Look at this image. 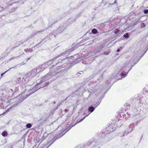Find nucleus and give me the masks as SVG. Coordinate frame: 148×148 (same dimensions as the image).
I'll use <instances>...</instances> for the list:
<instances>
[{"instance_id": "nucleus-30", "label": "nucleus", "mask_w": 148, "mask_h": 148, "mask_svg": "<svg viewBox=\"0 0 148 148\" xmlns=\"http://www.w3.org/2000/svg\"><path fill=\"white\" fill-rule=\"evenodd\" d=\"M1 134L3 136L5 137L7 136L8 133L6 131H4L2 132Z\"/></svg>"}, {"instance_id": "nucleus-58", "label": "nucleus", "mask_w": 148, "mask_h": 148, "mask_svg": "<svg viewBox=\"0 0 148 148\" xmlns=\"http://www.w3.org/2000/svg\"><path fill=\"white\" fill-rule=\"evenodd\" d=\"M140 122V121L139 120H138L135 123L136 124V125H138V123L139 122Z\"/></svg>"}, {"instance_id": "nucleus-42", "label": "nucleus", "mask_w": 148, "mask_h": 148, "mask_svg": "<svg viewBox=\"0 0 148 148\" xmlns=\"http://www.w3.org/2000/svg\"><path fill=\"white\" fill-rule=\"evenodd\" d=\"M105 95V93H103L101 97H100L99 101H101L102 99L104 97Z\"/></svg>"}, {"instance_id": "nucleus-38", "label": "nucleus", "mask_w": 148, "mask_h": 148, "mask_svg": "<svg viewBox=\"0 0 148 148\" xmlns=\"http://www.w3.org/2000/svg\"><path fill=\"white\" fill-rule=\"evenodd\" d=\"M51 83V82L47 81L44 84H43L44 87L45 86L49 85Z\"/></svg>"}, {"instance_id": "nucleus-16", "label": "nucleus", "mask_w": 148, "mask_h": 148, "mask_svg": "<svg viewBox=\"0 0 148 148\" xmlns=\"http://www.w3.org/2000/svg\"><path fill=\"white\" fill-rule=\"evenodd\" d=\"M95 140L94 138H91L86 143L84 144V147H87L90 146L92 143L94 142Z\"/></svg>"}, {"instance_id": "nucleus-36", "label": "nucleus", "mask_w": 148, "mask_h": 148, "mask_svg": "<svg viewBox=\"0 0 148 148\" xmlns=\"http://www.w3.org/2000/svg\"><path fill=\"white\" fill-rule=\"evenodd\" d=\"M32 126V124L30 123H28L26 125V127L27 128H30Z\"/></svg>"}, {"instance_id": "nucleus-28", "label": "nucleus", "mask_w": 148, "mask_h": 148, "mask_svg": "<svg viewBox=\"0 0 148 148\" xmlns=\"http://www.w3.org/2000/svg\"><path fill=\"white\" fill-rule=\"evenodd\" d=\"M72 51L71 49H68L65 51L64 52V55L66 56H67V54H69L71 51Z\"/></svg>"}, {"instance_id": "nucleus-3", "label": "nucleus", "mask_w": 148, "mask_h": 148, "mask_svg": "<svg viewBox=\"0 0 148 148\" xmlns=\"http://www.w3.org/2000/svg\"><path fill=\"white\" fill-rule=\"evenodd\" d=\"M119 125H118L116 123H112L109 124V126H107L106 127V131H104V132H103L102 135L103 136V134H105L106 135L108 133H110L111 132L114 131L115 130L116 127H118Z\"/></svg>"}, {"instance_id": "nucleus-45", "label": "nucleus", "mask_w": 148, "mask_h": 148, "mask_svg": "<svg viewBox=\"0 0 148 148\" xmlns=\"http://www.w3.org/2000/svg\"><path fill=\"white\" fill-rule=\"evenodd\" d=\"M17 9V7L13 8L11 9V11L12 12H14Z\"/></svg>"}, {"instance_id": "nucleus-6", "label": "nucleus", "mask_w": 148, "mask_h": 148, "mask_svg": "<svg viewBox=\"0 0 148 148\" xmlns=\"http://www.w3.org/2000/svg\"><path fill=\"white\" fill-rule=\"evenodd\" d=\"M95 107H94L93 106H89L88 110V111L90 112V113H89L88 115H87L85 116L84 117H83V118L81 119H80L79 121H77L76 123H76V124L78 123H80L83 121L86 117L88 116L92 112L94 111L95 110Z\"/></svg>"}, {"instance_id": "nucleus-64", "label": "nucleus", "mask_w": 148, "mask_h": 148, "mask_svg": "<svg viewBox=\"0 0 148 148\" xmlns=\"http://www.w3.org/2000/svg\"><path fill=\"white\" fill-rule=\"evenodd\" d=\"M117 3V2H116V0H115L114 2L113 3H112V4H114L115 3Z\"/></svg>"}, {"instance_id": "nucleus-49", "label": "nucleus", "mask_w": 148, "mask_h": 148, "mask_svg": "<svg viewBox=\"0 0 148 148\" xmlns=\"http://www.w3.org/2000/svg\"><path fill=\"white\" fill-rule=\"evenodd\" d=\"M143 12L145 14H147L148 13V9L144 10H143Z\"/></svg>"}, {"instance_id": "nucleus-40", "label": "nucleus", "mask_w": 148, "mask_h": 148, "mask_svg": "<svg viewBox=\"0 0 148 148\" xmlns=\"http://www.w3.org/2000/svg\"><path fill=\"white\" fill-rule=\"evenodd\" d=\"M68 70V69H67V68H66V69H64V70H62L60 71H59L58 73L60 72L61 73H62L64 72H66V71H67Z\"/></svg>"}, {"instance_id": "nucleus-11", "label": "nucleus", "mask_w": 148, "mask_h": 148, "mask_svg": "<svg viewBox=\"0 0 148 148\" xmlns=\"http://www.w3.org/2000/svg\"><path fill=\"white\" fill-rule=\"evenodd\" d=\"M76 20V18L75 17H72L68 19L66 23H66L67 25V26L69 25L70 24H71L74 22L75 20Z\"/></svg>"}, {"instance_id": "nucleus-15", "label": "nucleus", "mask_w": 148, "mask_h": 148, "mask_svg": "<svg viewBox=\"0 0 148 148\" xmlns=\"http://www.w3.org/2000/svg\"><path fill=\"white\" fill-rule=\"evenodd\" d=\"M46 66H45V64H44L41 65L40 66L36 67V68L38 71H39V73H40L44 71L46 68Z\"/></svg>"}, {"instance_id": "nucleus-18", "label": "nucleus", "mask_w": 148, "mask_h": 148, "mask_svg": "<svg viewBox=\"0 0 148 148\" xmlns=\"http://www.w3.org/2000/svg\"><path fill=\"white\" fill-rule=\"evenodd\" d=\"M49 73H48L46 75H45L40 80V82L38 83V84H41L43 82H45V81L49 79V77H47V78H45V77L49 76Z\"/></svg>"}, {"instance_id": "nucleus-13", "label": "nucleus", "mask_w": 148, "mask_h": 148, "mask_svg": "<svg viewBox=\"0 0 148 148\" xmlns=\"http://www.w3.org/2000/svg\"><path fill=\"white\" fill-rule=\"evenodd\" d=\"M61 19V18L59 17H56L54 18V19L53 20L52 19V21H51L50 20H49V25H50V26H51L52 25L54 24L56 22H57L58 20H60Z\"/></svg>"}, {"instance_id": "nucleus-50", "label": "nucleus", "mask_w": 148, "mask_h": 148, "mask_svg": "<svg viewBox=\"0 0 148 148\" xmlns=\"http://www.w3.org/2000/svg\"><path fill=\"white\" fill-rule=\"evenodd\" d=\"M134 65H134V64L133 65H131V67L127 71V72L128 73H129V71H130V70L132 69V67H133V66H134Z\"/></svg>"}, {"instance_id": "nucleus-26", "label": "nucleus", "mask_w": 148, "mask_h": 148, "mask_svg": "<svg viewBox=\"0 0 148 148\" xmlns=\"http://www.w3.org/2000/svg\"><path fill=\"white\" fill-rule=\"evenodd\" d=\"M43 32V30H41V31H38L37 32H36L32 35L31 38H32V37H33L34 36H35V35H37L38 34L42 32Z\"/></svg>"}, {"instance_id": "nucleus-22", "label": "nucleus", "mask_w": 148, "mask_h": 148, "mask_svg": "<svg viewBox=\"0 0 148 148\" xmlns=\"http://www.w3.org/2000/svg\"><path fill=\"white\" fill-rule=\"evenodd\" d=\"M32 75L31 74H30V71L26 74V75L24 76L25 77V79H27V78L30 79L32 78Z\"/></svg>"}, {"instance_id": "nucleus-27", "label": "nucleus", "mask_w": 148, "mask_h": 148, "mask_svg": "<svg viewBox=\"0 0 148 148\" xmlns=\"http://www.w3.org/2000/svg\"><path fill=\"white\" fill-rule=\"evenodd\" d=\"M61 60V62L60 63L61 64V63H63L64 64L67 63H67L68 62V60L67 59V58H65L64 59H63Z\"/></svg>"}, {"instance_id": "nucleus-54", "label": "nucleus", "mask_w": 148, "mask_h": 148, "mask_svg": "<svg viewBox=\"0 0 148 148\" xmlns=\"http://www.w3.org/2000/svg\"><path fill=\"white\" fill-rule=\"evenodd\" d=\"M1 142L3 143V144L6 143L7 142V140L6 139H3L1 140Z\"/></svg>"}, {"instance_id": "nucleus-29", "label": "nucleus", "mask_w": 148, "mask_h": 148, "mask_svg": "<svg viewBox=\"0 0 148 148\" xmlns=\"http://www.w3.org/2000/svg\"><path fill=\"white\" fill-rule=\"evenodd\" d=\"M19 65V64H18V65H16V66H14V67H11V68H10L8 70H7V71H5V72H4V73H1V77H2V76H3V75H4V74L6 73V72H7L9 70H10V69H13V68L15 69V68H16V66H18V65Z\"/></svg>"}, {"instance_id": "nucleus-12", "label": "nucleus", "mask_w": 148, "mask_h": 148, "mask_svg": "<svg viewBox=\"0 0 148 148\" xmlns=\"http://www.w3.org/2000/svg\"><path fill=\"white\" fill-rule=\"evenodd\" d=\"M25 77H24L22 78L21 77L18 78L16 80V82L20 84H23V83L25 82Z\"/></svg>"}, {"instance_id": "nucleus-53", "label": "nucleus", "mask_w": 148, "mask_h": 148, "mask_svg": "<svg viewBox=\"0 0 148 148\" xmlns=\"http://www.w3.org/2000/svg\"><path fill=\"white\" fill-rule=\"evenodd\" d=\"M119 32V30L117 29L114 31V33L115 34H117Z\"/></svg>"}, {"instance_id": "nucleus-10", "label": "nucleus", "mask_w": 148, "mask_h": 148, "mask_svg": "<svg viewBox=\"0 0 148 148\" xmlns=\"http://www.w3.org/2000/svg\"><path fill=\"white\" fill-rule=\"evenodd\" d=\"M143 56H142V55H141L139 57V58L136 61L135 60L136 59L137 57L135 55L133 56L132 58L130 59L129 63H130L131 62H133V64H134V65H135L139 61V60Z\"/></svg>"}, {"instance_id": "nucleus-19", "label": "nucleus", "mask_w": 148, "mask_h": 148, "mask_svg": "<svg viewBox=\"0 0 148 148\" xmlns=\"http://www.w3.org/2000/svg\"><path fill=\"white\" fill-rule=\"evenodd\" d=\"M100 143L99 140L98 139L95 140V143H93L92 147V148H93L97 147L98 145Z\"/></svg>"}, {"instance_id": "nucleus-35", "label": "nucleus", "mask_w": 148, "mask_h": 148, "mask_svg": "<svg viewBox=\"0 0 148 148\" xmlns=\"http://www.w3.org/2000/svg\"><path fill=\"white\" fill-rule=\"evenodd\" d=\"M97 32V30L95 28L92 29V32L93 34H96Z\"/></svg>"}, {"instance_id": "nucleus-20", "label": "nucleus", "mask_w": 148, "mask_h": 148, "mask_svg": "<svg viewBox=\"0 0 148 148\" xmlns=\"http://www.w3.org/2000/svg\"><path fill=\"white\" fill-rule=\"evenodd\" d=\"M30 95V94H29V95H25V97H24L23 98H19L18 101H19V103L17 104H16V103H15V106H17V104H19L22 101H23L24 99L25 98L27 97H28Z\"/></svg>"}, {"instance_id": "nucleus-52", "label": "nucleus", "mask_w": 148, "mask_h": 148, "mask_svg": "<svg viewBox=\"0 0 148 148\" xmlns=\"http://www.w3.org/2000/svg\"><path fill=\"white\" fill-rule=\"evenodd\" d=\"M20 45V44H18V45H16L15 47H13L12 48H11V49L12 50H13L14 48H16V47H18V46H19V45Z\"/></svg>"}, {"instance_id": "nucleus-46", "label": "nucleus", "mask_w": 148, "mask_h": 148, "mask_svg": "<svg viewBox=\"0 0 148 148\" xmlns=\"http://www.w3.org/2000/svg\"><path fill=\"white\" fill-rule=\"evenodd\" d=\"M138 103H136V104H134L133 105V107L134 108V109H136V108L137 107V106H138Z\"/></svg>"}, {"instance_id": "nucleus-37", "label": "nucleus", "mask_w": 148, "mask_h": 148, "mask_svg": "<svg viewBox=\"0 0 148 148\" xmlns=\"http://www.w3.org/2000/svg\"><path fill=\"white\" fill-rule=\"evenodd\" d=\"M62 104L61 103H59L57 105V106H56V107H55L53 108V110L54 111L56 110L58 108V107Z\"/></svg>"}, {"instance_id": "nucleus-8", "label": "nucleus", "mask_w": 148, "mask_h": 148, "mask_svg": "<svg viewBox=\"0 0 148 148\" xmlns=\"http://www.w3.org/2000/svg\"><path fill=\"white\" fill-rule=\"evenodd\" d=\"M40 84H38V83L35 84L33 88L32 89H30L31 93L29 94L30 95L37 90L40 89V88H43L44 87V85L43 84L40 85Z\"/></svg>"}, {"instance_id": "nucleus-9", "label": "nucleus", "mask_w": 148, "mask_h": 148, "mask_svg": "<svg viewBox=\"0 0 148 148\" xmlns=\"http://www.w3.org/2000/svg\"><path fill=\"white\" fill-rule=\"evenodd\" d=\"M127 116H126V115L125 114L123 113H121V116H123V118H124L126 120L127 119V117H129L130 116H133V115H134L133 112L132 111H130L129 112H128L127 113Z\"/></svg>"}, {"instance_id": "nucleus-17", "label": "nucleus", "mask_w": 148, "mask_h": 148, "mask_svg": "<svg viewBox=\"0 0 148 148\" xmlns=\"http://www.w3.org/2000/svg\"><path fill=\"white\" fill-rule=\"evenodd\" d=\"M58 58V56H55L54 57L51 59L48 62V63H50V62H51V63L53 64L52 66H55V65H54V64L56 63L58 61L57 60L55 61V60Z\"/></svg>"}, {"instance_id": "nucleus-25", "label": "nucleus", "mask_w": 148, "mask_h": 148, "mask_svg": "<svg viewBox=\"0 0 148 148\" xmlns=\"http://www.w3.org/2000/svg\"><path fill=\"white\" fill-rule=\"evenodd\" d=\"M47 41V40L45 39V38H44L42 39L39 43H38L37 45H36L34 47H35L37 46L38 45L41 44L42 45L43 44H44V43L45 42Z\"/></svg>"}, {"instance_id": "nucleus-60", "label": "nucleus", "mask_w": 148, "mask_h": 148, "mask_svg": "<svg viewBox=\"0 0 148 148\" xmlns=\"http://www.w3.org/2000/svg\"><path fill=\"white\" fill-rule=\"evenodd\" d=\"M83 73V72L82 71H81L80 72V73H78L77 74V75L78 74H82Z\"/></svg>"}, {"instance_id": "nucleus-51", "label": "nucleus", "mask_w": 148, "mask_h": 148, "mask_svg": "<svg viewBox=\"0 0 148 148\" xmlns=\"http://www.w3.org/2000/svg\"><path fill=\"white\" fill-rule=\"evenodd\" d=\"M144 47H145L148 49V42L147 44H145Z\"/></svg>"}, {"instance_id": "nucleus-41", "label": "nucleus", "mask_w": 148, "mask_h": 148, "mask_svg": "<svg viewBox=\"0 0 148 148\" xmlns=\"http://www.w3.org/2000/svg\"><path fill=\"white\" fill-rule=\"evenodd\" d=\"M103 75H101L100 76L99 79H97V80L99 81V82H100L101 81V80L103 79Z\"/></svg>"}, {"instance_id": "nucleus-44", "label": "nucleus", "mask_w": 148, "mask_h": 148, "mask_svg": "<svg viewBox=\"0 0 148 148\" xmlns=\"http://www.w3.org/2000/svg\"><path fill=\"white\" fill-rule=\"evenodd\" d=\"M146 26L145 24L144 23H142L141 24V28H145Z\"/></svg>"}, {"instance_id": "nucleus-39", "label": "nucleus", "mask_w": 148, "mask_h": 148, "mask_svg": "<svg viewBox=\"0 0 148 148\" xmlns=\"http://www.w3.org/2000/svg\"><path fill=\"white\" fill-rule=\"evenodd\" d=\"M101 102V101L99 100L95 104V108L97 107Z\"/></svg>"}, {"instance_id": "nucleus-59", "label": "nucleus", "mask_w": 148, "mask_h": 148, "mask_svg": "<svg viewBox=\"0 0 148 148\" xmlns=\"http://www.w3.org/2000/svg\"><path fill=\"white\" fill-rule=\"evenodd\" d=\"M69 111V110L68 109H65L64 111L65 113H67Z\"/></svg>"}, {"instance_id": "nucleus-23", "label": "nucleus", "mask_w": 148, "mask_h": 148, "mask_svg": "<svg viewBox=\"0 0 148 148\" xmlns=\"http://www.w3.org/2000/svg\"><path fill=\"white\" fill-rule=\"evenodd\" d=\"M20 87L21 88V90H23V91H25L26 90L25 88V85L24 83H23V84H21Z\"/></svg>"}, {"instance_id": "nucleus-56", "label": "nucleus", "mask_w": 148, "mask_h": 148, "mask_svg": "<svg viewBox=\"0 0 148 148\" xmlns=\"http://www.w3.org/2000/svg\"><path fill=\"white\" fill-rule=\"evenodd\" d=\"M81 16V14H79L78 15H77L76 17H75V18H79V17H80Z\"/></svg>"}, {"instance_id": "nucleus-47", "label": "nucleus", "mask_w": 148, "mask_h": 148, "mask_svg": "<svg viewBox=\"0 0 148 148\" xmlns=\"http://www.w3.org/2000/svg\"><path fill=\"white\" fill-rule=\"evenodd\" d=\"M65 56V55H64V52H62V53L58 55L57 56L59 58L61 56Z\"/></svg>"}, {"instance_id": "nucleus-14", "label": "nucleus", "mask_w": 148, "mask_h": 148, "mask_svg": "<svg viewBox=\"0 0 148 148\" xmlns=\"http://www.w3.org/2000/svg\"><path fill=\"white\" fill-rule=\"evenodd\" d=\"M39 73V71H38L36 68L30 71V74H32V78L36 76Z\"/></svg>"}, {"instance_id": "nucleus-63", "label": "nucleus", "mask_w": 148, "mask_h": 148, "mask_svg": "<svg viewBox=\"0 0 148 148\" xmlns=\"http://www.w3.org/2000/svg\"><path fill=\"white\" fill-rule=\"evenodd\" d=\"M51 76L50 75V74L49 73V75L47 77H49V79L51 77Z\"/></svg>"}, {"instance_id": "nucleus-21", "label": "nucleus", "mask_w": 148, "mask_h": 148, "mask_svg": "<svg viewBox=\"0 0 148 148\" xmlns=\"http://www.w3.org/2000/svg\"><path fill=\"white\" fill-rule=\"evenodd\" d=\"M112 77H110L109 78V79L107 80L106 81H105V83L107 85H105V87L106 88L107 86L108 85H109L110 84V82H111V80L112 79Z\"/></svg>"}, {"instance_id": "nucleus-48", "label": "nucleus", "mask_w": 148, "mask_h": 148, "mask_svg": "<svg viewBox=\"0 0 148 148\" xmlns=\"http://www.w3.org/2000/svg\"><path fill=\"white\" fill-rule=\"evenodd\" d=\"M146 40V39L145 38L144 40H142L140 41V43H142V44H144Z\"/></svg>"}, {"instance_id": "nucleus-61", "label": "nucleus", "mask_w": 148, "mask_h": 148, "mask_svg": "<svg viewBox=\"0 0 148 148\" xmlns=\"http://www.w3.org/2000/svg\"><path fill=\"white\" fill-rule=\"evenodd\" d=\"M105 0H102V2L101 3H104L105 5L106 4V2L105 3V2H104V1H105Z\"/></svg>"}, {"instance_id": "nucleus-34", "label": "nucleus", "mask_w": 148, "mask_h": 148, "mask_svg": "<svg viewBox=\"0 0 148 148\" xmlns=\"http://www.w3.org/2000/svg\"><path fill=\"white\" fill-rule=\"evenodd\" d=\"M123 36L126 38H127L129 37V35L128 33H126L124 34Z\"/></svg>"}, {"instance_id": "nucleus-33", "label": "nucleus", "mask_w": 148, "mask_h": 148, "mask_svg": "<svg viewBox=\"0 0 148 148\" xmlns=\"http://www.w3.org/2000/svg\"><path fill=\"white\" fill-rule=\"evenodd\" d=\"M143 51L144 52L143 53H142V56H143V55L145 54V53L147 52V50L148 49L146 48L145 47H143Z\"/></svg>"}, {"instance_id": "nucleus-4", "label": "nucleus", "mask_w": 148, "mask_h": 148, "mask_svg": "<svg viewBox=\"0 0 148 148\" xmlns=\"http://www.w3.org/2000/svg\"><path fill=\"white\" fill-rule=\"evenodd\" d=\"M129 65V63L125 64L124 66L123 67H121V70L119 71V72L122 71L120 74V76L121 77V79L125 77L127 75L128 73L127 72H125V71L128 69Z\"/></svg>"}, {"instance_id": "nucleus-1", "label": "nucleus", "mask_w": 148, "mask_h": 148, "mask_svg": "<svg viewBox=\"0 0 148 148\" xmlns=\"http://www.w3.org/2000/svg\"><path fill=\"white\" fill-rule=\"evenodd\" d=\"M76 125V123H73V122L71 123V125L68 126H67V125L63 129H62L60 131V133L59 134H58V135L56 136V138H55V137H54L53 139L51 140L50 142H48L47 143L46 145H49L50 143H51L50 145H49L46 148V146H44L43 148H47L49 146L51 145L58 138H60L61 137L63 136L67 132H68L72 127H73L75 125Z\"/></svg>"}, {"instance_id": "nucleus-62", "label": "nucleus", "mask_w": 148, "mask_h": 148, "mask_svg": "<svg viewBox=\"0 0 148 148\" xmlns=\"http://www.w3.org/2000/svg\"><path fill=\"white\" fill-rule=\"evenodd\" d=\"M121 50L120 49H118L116 51L117 52H119Z\"/></svg>"}, {"instance_id": "nucleus-32", "label": "nucleus", "mask_w": 148, "mask_h": 148, "mask_svg": "<svg viewBox=\"0 0 148 148\" xmlns=\"http://www.w3.org/2000/svg\"><path fill=\"white\" fill-rule=\"evenodd\" d=\"M143 51L144 52L143 53H142V56H143V55L145 54V53L147 52V50L148 49L146 48L145 47H143Z\"/></svg>"}, {"instance_id": "nucleus-57", "label": "nucleus", "mask_w": 148, "mask_h": 148, "mask_svg": "<svg viewBox=\"0 0 148 148\" xmlns=\"http://www.w3.org/2000/svg\"><path fill=\"white\" fill-rule=\"evenodd\" d=\"M109 88H106L105 90V92L104 93H105V94L109 90Z\"/></svg>"}, {"instance_id": "nucleus-2", "label": "nucleus", "mask_w": 148, "mask_h": 148, "mask_svg": "<svg viewBox=\"0 0 148 148\" xmlns=\"http://www.w3.org/2000/svg\"><path fill=\"white\" fill-rule=\"evenodd\" d=\"M66 27L67 25L66 23H62L59 26L56 27L51 34L55 37L56 35H57L62 32Z\"/></svg>"}, {"instance_id": "nucleus-7", "label": "nucleus", "mask_w": 148, "mask_h": 148, "mask_svg": "<svg viewBox=\"0 0 148 148\" xmlns=\"http://www.w3.org/2000/svg\"><path fill=\"white\" fill-rule=\"evenodd\" d=\"M62 62L61 59H60L58 60V61L57 62L54 64V65L56 66L58 65L56 69L57 70L59 69H60L62 68H64L67 66V63L64 64L63 63H61V64L60 63Z\"/></svg>"}, {"instance_id": "nucleus-55", "label": "nucleus", "mask_w": 148, "mask_h": 148, "mask_svg": "<svg viewBox=\"0 0 148 148\" xmlns=\"http://www.w3.org/2000/svg\"><path fill=\"white\" fill-rule=\"evenodd\" d=\"M122 38H119V39H118L115 42V43H116V42H118L119 41H120L121 40H122Z\"/></svg>"}, {"instance_id": "nucleus-5", "label": "nucleus", "mask_w": 148, "mask_h": 148, "mask_svg": "<svg viewBox=\"0 0 148 148\" xmlns=\"http://www.w3.org/2000/svg\"><path fill=\"white\" fill-rule=\"evenodd\" d=\"M135 124L134 123L130 124L129 127L125 131V133L123 134L121 137H123L127 135L128 133H130L134 130Z\"/></svg>"}, {"instance_id": "nucleus-24", "label": "nucleus", "mask_w": 148, "mask_h": 148, "mask_svg": "<svg viewBox=\"0 0 148 148\" xmlns=\"http://www.w3.org/2000/svg\"><path fill=\"white\" fill-rule=\"evenodd\" d=\"M13 107H10L8 109H7V110L5 112H4L3 114H0V116H1L2 115H3L5 114H7L11 110H12V108H13Z\"/></svg>"}, {"instance_id": "nucleus-43", "label": "nucleus", "mask_w": 148, "mask_h": 148, "mask_svg": "<svg viewBox=\"0 0 148 148\" xmlns=\"http://www.w3.org/2000/svg\"><path fill=\"white\" fill-rule=\"evenodd\" d=\"M110 53V51H105L104 52H103V54L104 55H109Z\"/></svg>"}, {"instance_id": "nucleus-31", "label": "nucleus", "mask_w": 148, "mask_h": 148, "mask_svg": "<svg viewBox=\"0 0 148 148\" xmlns=\"http://www.w3.org/2000/svg\"><path fill=\"white\" fill-rule=\"evenodd\" d=\"M24 50L25 52H28L29 51L30 52H32L33 51V49L32 48L26 49H25Z\"/></svg>"}]
</instances>
